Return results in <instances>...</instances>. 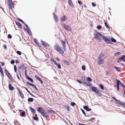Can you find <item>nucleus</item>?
<instances>
[{
	"label": "nucleus",
	"mask_w": 125,
	"mask_h": 125,
	"mask_svg": "<svg viewBox=\"0 0 125 125\" xmlns=\"http://www.w3.org/2000/svg\"><path fill=\"white\" fill-rule=\"evenodd\" d=\"M86 79V77H84V78L83 79V84L84 85V83H86L87 82Z\"/></svg>",
	"instance_id": "37"
},
{
	"label": "nucleus",
	"mask_w": 125,
	"mask_h": 125,
	"mask_svg": "<svg viewBox=\"0 0 125 125\" xmlns=\"http://www.w3.org/2000/svg\"><path fill=\"white\" fill-rule=\"evenodd\" d=\"M29 109L32 113H33L34 114H35L36 113V111L35 109L31 107H29Z\"/></svg>",
	"instance_id": "22"
},
{
	"label": "nucleus",
	"mask_w": 125,
	"mask_h": 125,
	"mask_svg": "<svg viewBox=\"0 0 125 125\" xmlns=\"http://www.w3.org/2000/svg\"><path fill=\"white\" fill-rule=\"evenodd\" d=\"M55 65H56L59 69H60L61 68V65L59 63H57V64H55Z\"/></svg>",
	"instance_id": "45"
},
{
	"label": "nucleus",
	"mask_w": 125,
	"mask_h": 125,
	"mask_svg": "<svg viewBox=\"0 0 125 125\" xmlns=\"http://www.w3.org/2000/svg\"><path fill=\"white\" fill-rule=\"evenodd\" d=\"M53 16V19L56 22H57L58 21V17L54 12L52 13Z\"/></svg>",
	"instance_id": "14"
},
{
	"label": "nucleus",
	"mask_w": 125,
	"mask_h": 125,
	"mask_svg": "<svg viewBox=\"0 0 125 125\" xmlns=\"http://www.w3.org/2000/svg\"><path fill=\"white\" fill-rule=\"evenodd\" d=\"M116 81L117 82V88H119V85H121V82L118 79L116 80Z\"/></svg>",
	"instance_id": "19"
},
{
	"label": "nucleus",
	"mask_w": 125,
	"mask_h": 125,
	"mask_svg": "<svg viewBox=\"0 0 125 125\" xmlns=\"http://www.w3.org/2000/svg\"><path fill=\"white\" fill-rule=\"evenodd\" d=\"M61 43L62 45V47L63 50L65 51L66 50V43L65 42L62 40L61 41Z\"/></svg>",
	"instance_id": "13"
},
{
	"label": "nucleus",
	"mask_w": 125,
	"mask_h": 125,
	"mask_svg": "<svg viewBox=\"0 0 125 125\" xmlns=\"http://www.w3.org/2000/svg\"><path fill=\"white\" fill-rule=\"evenodd\" d=\"M81 110L82 111L83 114L85 115V117L89 116L88 115H87L85 113V111L83 109H81Z\"/></svg>",
	"instance_id": "36"
},
{
	"label": "nucleus",
	"mask_w": 125,
	"mask_h": 125,
	"mask_svg": "<svg viewBox=\"0 0 125 125\" xmlns=\"http://www.w3.org/2000/svg\"><path fill=\"white\" fill-rule=\"evenodd\" d=\"M35 116H33L32 117V118L34 120H35L37 121H38L39 120V119L38 117L37 116V115L36 114L35 115Z\"/></svg>",
	"instance_id": "24"
},
{
	"label": "nucleus",
	"mask_w": 125,
	"mask_h": 125,
	"mask_svg": "<svg viewBox=\"0 0 125 125\" xmlns=\"http://www.w3.org/2000/svg\"><path fill=\"white\" fill-rule=\"evenodd\" d=\"M43 114H42L43 116L45 117L46 119L47 117L49 116V115L47 114V112H46V111L45 110V111H43Z\"/></svg>",
	"instance_id": "15"
},
{
	"label": "nucleus",
	"mask_w": 125,
	"mask_h": 125,
	"mask_svg": "<svg viewBox=\"0 0 125 125\" xmlns=\"http://www.w3.org/2000/svg\"><path fill=\"white\" fill-rule=\"evenodd\" d=\"M78 2L79 4L80 5H81L83 4V2L81 1L78 0Z\"/></svg>",
	"instance_id": "56"
},
{
	"label": "nucleus",
	"mask_w": 125,
	"mask_h": 125,
	"mask_svg": "<svg viewBox=\"0 0 125 125\" xmlns=\"http://www.w3.org/2000/svg\"><path fill=\"white\" fill-rule=\"evenodd\" d=\"M20 94L22 98H24V95L22 93L21 94Z\"/></svg>",
	"instance_id": "62"
},
{
	"label": "nucleus",
	"mask_w": 125,
	"mask_h": 125,
	"mask_svg": "<svg viewBox=\"0 0 125 125\" xmlns=\"http://www.w3.org/2000/svg\"><path fill=\"white\" fill-rule=\"evenodd\" d=\"M94 35L96 39L99 38V36H100L102 38L103 36V35L100 32H98L97 34H94Z\"/></svg>",
	"instance_id": "12"
},
{
	"label": "nucleus",
	"mask_w": 125,
	"mask_h": 125,
	"mask_svg": "<svg viewBox=\"0 0 125 125\" xmlns=\"http://www.w3.org/2000/svg\"><path fill=\"white\" fill-rule=\"evenodd\" d=\"M104 58H98V61L97 62L98 64L99 65H101L102 64L103 62H104V60L103 59Z\"/></svg>",
	"instance_id": "8"
},
{
	"label": "nucleus",
	"mask_w": 125,
	"mask_h": 125,
	"mask_svg": "<svg viewBox=\"0 0 125 125\" xmlns=\"http://www.w3.org/2000/svg\"><path fill=\"white\" fill-rule=\"evenodd\" d=\"M88 108H89V106L88 105H84L83 106V109H85V110H86V111L87 110V109Z\"/></svg>",
	"instance_id": "44"
},
{
	"label": "nucleus",
	"mask_w": 125,
	"mask_h": 125,
	"mask_svg": "<svg viewBox=\"0 0 125 125\" xmlns=\"http://www.w3.org/2000/svg\"><path fill=\"white\" fill-rule=\"evenodd\" d=\"M90 88L91 89V90L93 92L95 93V94L96 93H98V91L99 90L97 89V87L95 86H91Z\"/></svg>",
	"instance_id": "7"
},
{
	"label": "nucleus",
	"mask_w": 125,
	"mask_h": 125,
	"mask_svg": "<svg viewBox=\"0 0 125 125\" xmlns=\"http://www.w3.org/2000/svg\"><path fill=\"white\" fill-rule=\"evenodd\" d=\"M105 55L104 54L103 52H101L100 53L98 57L99 58H102V57L104 56Z\"/></svg>",
	"instance_id": "27"
},
{
	"label": "nucleus",
	"mask_w": 125,
	"mask_h": 125,
	"mask_svg": "<svg viewBox=\"0 0 125 125\" xmlns=\"http://www.w3.org/2000/svg\"><path fill=\"white\" fill-rule=\"evenodd\" d=\"M33 40L34 42H35L36 43V44L38 42L36 38H34Z\"/></svg>",
	"instance_id": "54"
},
{
	"label": "nucleus",
	"mask_w": 125,
	"mask_h": 125,
	"mask_svg": "<svg viewBox=\"0 0 125 125\" xmlns=\"http://www.w3.org/2000/svg\"><path fill=\"white\" fill-rule=\"evenodd\" d=\"M99 86L100 88L102 90H104V86L102 84H99Z\"/></svg>",
	"instance_id": "35"
},
{
	"label": "nucleus",
	"mask_w": 125,
	"mask_h": 125,
	"mask_svg": "<svg viewBox=\"0 0 125 125\" xmlns=\"http://www.w3.org/2000/svg\"><path fill=\"white\" fill-rule=\"evenodd\" d=\"M104 23L105 24V27H106V28H108V29H110V28H109V25L108 24H107V22L105 21L104 22Z\"/></svg>",
	"instance_id": "32"
},
{
	"label": "nucleus",
	"mask_w": 125,
	"mask_h": 125,
	"mask_svg": "<svg viewBox=\"0 0 125 125\" xmlns=\"http://www.w3.org/2000/svg\"><path fill=\"white\" fill-rule=\"evenodd\" d=\"M54 48L60 54H64V52L62 48L60 47L57 44L55 45L54 46Z\"/></svg>",
	"instance_id": "1"
},
{
	"label": "nucleus",
	"mask_w": 125,
	"mask_h": 125,
	"mask_svg": "<svg viewBox=\"0 0 125 125\" xmlns=\"http://www.w3.org/2000/svg\"><path fill=\"white\" fill-rule=\"evenodd\" d=\"M82 69L83 70L85 71L86 70V67L85 65H84L82 66Z\"/></svg>",
	"instance_id": "51"
},
{
	"label": "nucleus",
	"mask_w": 125,
	"mask_h": 125,
	"mask_svg": "<svg viewBox=\"0 0 125 125\" xmlns=\"http://www.w3.org/2000/svg\"><path fill=\"white\" fill-rule=\"evenodd\" d=\"M112 98L114 100H115V101H115L117 102H119L121 103H122V102L120 100H118L115 97H112Z\"/></svg>",
	"instance_id": "29"
},
{
	"label": "nucleus",
	"mask_w": 125,
	"mask_h": 125,
	"mask_svg": "<svg viewBox=\"0 0 125 125\" xmlns=\"http://www.w3.org/2000/svg\"><path fill=\"white\" fill-rule=\"evenodd\" d=\"M63 25L64 28L66 30L69 31H72V29L70 26L66 25L65 23H63Z\"/></svg>",
	"instance_id": "6"
},
{
	"label": "nucleus",
	"mask_w": 125,
	"mask_h": 125,
	"mask_svg": "<svg viewBox=\"0 0 125 125\" xmlns=\"http://www.w3.org/2000/svg\"><path fill=\"white\" fill-rule=\"evenodd\" d=\"M110 40H111L112 42H116V40L113 37L110 38Z\"/></svg>",
	"instance_id": "33"
},
{
	"label": "nucleus",
	"mask_w": 125,
	"mask_h": 125,
	"mask_svg": "<svg viewBox=\"0 0 125 125\" xmlns=\"http://www.w3.org/2000/svg\"><path fill=\"white\" fill-rule=\"evenodd\" d=\"M15 61L14 60H12L10 61V63L11 64H13L14 63Z\"/></svg>",
	"instance_id": "60"
},
{
	"label": "nucleus",
	"mask_w": 125,
	"mask_h": 125,
	"mask_svg": "<svg viewBox=\"0 0 125 125\" xmlns=\"http://www.w3.org/2000/svg\"><path fill=\"white\" fill-rule=\"evenodd\" d=\"M18 19L19 20V21L21 22L23 24L24 23H25V22L22 20L21 19H20V18H18Z\"/></svg>",
	"instance_id": "48"
},
{
	"label": "nucleus",
	"mask_w": 125,
	"mask_h": 125,
	"mask_svg": "<svg viewBox=\"0 0 125 125\" xmlns=\"http://www.w3.org/2000/svg\"><path fill=\"white\" fill-rule=\"evenodd\" d=\"M47 114L50 115L51 114H55L56 112L53 110L52 109H49L47 111Z\"/></svg>",
	"instance_id": "9"
},
{
	"label": "nucleus",
	"mask_w": 125,
	"mask_h": 125,
	"mask_svg": "<svg viewBox=\"0 0 125 125\" xmlns=\"http://www.w3.org/2000/svg\"><path fill=\"white\" fill-rule=\"evenodd\" d=\"M25 115V112L24 111H23L20 114V115L22 116H24Z\"/></svg>",
	"instance_id": "26"
},
{
	"label": "nucleus",
	"mask_w": 125,
	"mask_h": 125,
	"mask_svg": "<svg viewBox=\"0 0 125 125\" xmlns=\"http://www.w3.org/2000/svg\"><path fill=\"white\" fill-rule=\"evenodd\" d=\"M114 68L115 69L116 71L119 72H121V68L119 67H117L116 66H114Z\"/></svg>",
	"instance_id": "17"
},
{
	"label": "nucleus",
	"mask_w": 125,
	"mask_h": 125,
	"mask_svg": "<svg viewBox=\"0 0 125 125\" xmlns=\"http://www.w3.org/2000/svg\"><path fill=\"white\" fill-rule=\"evenodd\" d=\"M16 53L19 55H21V52L20 51H17Z\"/></svg>",
	"instance_id": "53"
},
{
	"label": "nucleus",
	"mask_w": 125,
	"mask_h": 125,
	"mask_svg": "<svg viewBox=\"0 0 125 125\" xmlns=\"http://www.w3.org/2000/svg\"><path fill=\"white\" fill-rule=\"evenodd\" d=\"M121 85L122 87L124 88H125V85H124L123 83L121 82Z\"/></svg>",
	"instance_id": "61"
},
{
	"label": "nucleus",
	"mask_w": 125,
	"mask_h": 125,
	"mask_svg": "<svg viewBox=\"0 0 125 125\" xmlns=\"http://www.w3.org/2000/svg\"><path fill=\"white\" fill-rule=\"evenodd\" d=\"M76 81L78 83H80V84H82L83 83V82L81 80H78V79H77Z\"/></svg>",
	"instance_id": "50"
},
{
	"label": "nucleus",
	"mask_w": 125,
	"mask_h": 125,
	"mask_svg": "<svg viewBox=\"0 0 125 125\" xmlns=\"http://www.w3.org/2000/svg\"><path fill=\"white\" fill-rule=\"evenodd\" d=\"M24 66V64H23L21 65L18 68L20 69H22V70H24V68H23V67Z\"/></svg>",
	"instance_id": "40"
},
{
	"label": "nucleus",
	"mask_w": 125,
	"mask_h": 125,
	"mask_svg": "<svg viewBox=\"0 0 125 125\" xmlns=\"http://www.w3.org/2000/svg\"><path fill=\"white\" fill-rule=\"evenodd\" d=\"M29 85H30L31 86L33 87L34 85V84H32V83H30L29 82H26Z\"/></svg>",
	"instance_id": "47"
},
{
	"label": "nucleus",
	"mask_w": 125,
	"mask_h": 125,
	"mask_svg": "<svg viewBox=\"0 0 125 125\" xmlns=\"http://www.w3.org/2000/svg\"><path fill=\"white\" fill-rule=\"evenodd\" d=\"M121 65L124 67L125 68V64L123 63H120Z\"/></svg>",
	"instance_id": "64"
},
{
	"label": "nucleus",
	"mask_w": 125,
	"mask_h": 125,
	"mask_svg": "<svg viewBox=\"0 0 125 125\" xmlns=\"http://www.w3.org/2000/svg\"><path fill=\"white\" fill-rule=\"evenodd\" d=\"M64 106L67 109V110L68 111H69L70 110V107L68 105H64Z\"/></svg>",
	"instance_id": "31"
},
{
	"label": "nucleus",
	"mask_w": 125,
	"mask_h": 125,
	"mask_svg": "<svg viewBox=\"0 0 125 125\" xmlns=\"http://www.w3.org/2000/svg\"><path fill=\"white\" fill-rule=\"evenodd\" d=\"M102 26L101 25H97L96 27L97 28L98 30H100L102 28Z\"/></svg>",
	"instance_id": "46"
},
{
	"label": "nucleus",
	"mask_w": 125,
	"mask_h": 125,
	"mask_svg": "<svg viewBox=\"0 0 125 125\" xmlns=\"http://www.w3.org/2000/svg\"><path fill=\"white\" fill-rule=\"evenodd\" d=\"M27 70L26 69L25 71V74L26 78L29 81L33 83L34 82L32 79L31 78L29 77L28 76L27 74Z\"/></svg>",
	"instance_id": "5"
},
{
	"label": "nucleus",
	"mask_w": 125,
	"mask_h": 125,
	"mask_svg": "<svg viewBox=\"0 0 125 125\" xmlns=\"http://www.w3.org/2000/svg\"><path fill=\"white\" fill-rule=\"evenodd\" d=\"M15 22L16 23V24L19 27L20 29H21L22 28L21 24L20 22H18L17 21H15Z\"/></svg>",
	"instance_id": "20"
},
{
	"label": "nucleus",
	"mask_w": 125,
	"mask_h": 125,
	"mask_svg": "<svg viewBox=\"0 0 125 125\" xmlns=\"http://www.w3.org/2000/svg\"><path fill=\"white\" fill-rule=\"evenodd\" d=\"M17 89L20 94L22 93L20 89H19L17 87Z\"/></svg>",
	"instance_id": "58"
},
{
	"label": "nucleus",
	"mask_w": 125,
	"mask_h": 125,
	"mask_svg": "<svg viewBox=\"0 0 125 125\" xmlns=\"http://www.w3.org/2000/svg\"><path fill=\"white\" fill-rule=\"evenodd\" d=\"M37 44L38 46L39 47V49H41V48H42V46L38 42L36 44Z\"/></svg>",
	"instance_id": "52"
},
{
	"label": "nucleus",
	"mask_w": 125,
	"mask_h": 125,
	"mask_svg": "<svg viewBox=\"0 0 125 125\" xmlns=\"http://www.w3.org/2000/svg\"><path fill=\"white\" fill-rule=\"evenodd\" d=\"M86 80L87 82H91L92 81V79L89 77H86Z\"/></svg>",
	"instance_id": "30"
},
{
	"label": "nucleus",
	"mask_w": 125,
	"mask_h": 125,
	"mask_svg": "<svg viewBox=\"0 0 125 125\" xmlns=\"http://www.w3.org/2000/svg\"><path fill=\"white\" fill-rule=\"evenodd\" d=\"M0 72L1 73V75L3 77L4 76V74L2 69L0 70Z\"/></svg>",
	"instance_id": "43"
},
{
	"label": "nucleus",
	"mask_w": 125,
	"mask_h": 125,
	"mask_svg": "<svg viewBox=\"0 0 125 125\" xmlns=\"http://www.w3.org/2000/svg\"><path fill=\"white\" fill-rule=\"evenodd\" d=\"M5 73L6 75H8V74L10 75V73L7 69H5Z\"/></svg>",
	"instance_id": "42"
},
{
	"label": "nucleus",
	"mask_w": 125,
	"mask_h": 125,
	"mask_svg": "<svg viewBox=\"0 0 125 125\" xmlns=\"http://www.w3.org/2000/svg\"><path fill=\"white\" fill-rule=\"evenodd\" d=\"M63 62L67 66H68L69 65V63L66 60H64L63 61Z\"/></svg>",
	"instance_id": "34"
},
{
	"label": "nucleus",
	"mask_w": 125,
	"mask_h": 125,
	"mask_svg": "<svg viewBox=\"0 0 125 125\" xmlns=\"http://www.w3.org/2000/svg\"><path fill=\"white\" fill-rule=\"evenodd\" d=\"M122 61L125 62V55H122V56L119 58L117 60V62L120 63Z\"/></svg>",
	"instance_id": "4"
},
{
	"label": "nucleus",
	"mask_w": 125,
	"mask_h": 125,
	"mask_svg": "<svg viewBox=\"0 0 125 125\" xmlns=\"http://www.w3.org/2000/svg\"><path fill=\"white\" fill-rule=\"evenodd\" d=\"M106 38V36L103 35L102 38L104 41L106 43L112 44L113 43L111 42L110 40V38L107 36Z\"/></svg>",
	"instance_id": "2"
},
{
	"label": "nucleus",
	"mask_w": 125,
	"mask_h": 125,
	"mask_svg": "<svg viewBox=\"0 0 125 125\" xmlns=\"http://www.w3.org/2000/svg\"><path fill=\"white\" fill-rule=\"evenodd\" d=\"M8 86L10 90L13 91L14 90V87L12 86H11V84L10 83L9 84Z\"/></svg>",
	"instance_id": "25"
},
{
	"label": "nucleus",
	"mask_w": 125,
	"mask_h": 125,
	"mask_svg": "<svg viewBox=\"0 0 125 125\" xmlns=\"http://www.w3.org/2000/svg\"><path fill=\"white\" fill-rule=\"evenodd\" d=\"M67 19V18L66 16H64L61 17V21H63L66 20Z\"/></svg>",
	"instance_id": "18"
},
{
	"label": "nucleus",
	"mask_w": 125,
	"mask_h": 125,
	"mask_svg": "<svg viewBox=\"0 0 125 125\" xmlns=\"http://www.w3.org/2000/svg\"><path fill=\"white\" fill-rule=\"evenodd\" d=\"M90 82L87 81L86 83H84V85H85L86 86L89 87L90 88V87H91V86H93V85Z\"/></svg>",
	"instance_id": "16"
},
{
	"label": "nucleus",
	"mask_w": 125,
	"mask_h": 125,
	"mask_svg": "<svg viewBox=\"0 0 125 125\" xmlns=\"http://www.w3.org/2000/svg\"><path fill=\"white\" fill-rule=\"evenodd\" d=\"M34 99L32 98H28V102H32L33 101Z\"/></svg>",
	"instance_id": "28"
},
{
	"label": "nucleus",
	"mask_w": 125,
	"mask_h": 125,
	"mask_svg": "<svg viewBox=\"0 0 125 125\" xmlns=\"http://www.w3.org/2000/svg\"><path fill=\"white\" fill-rule=\"evenodd\" d=\"M9 2L8 5L10 9L12 10V5H13V4L12 3V0H8Z\"/></svg>",
	"instance_id": "11"
},
{
	"label": "nucleus",
	"mask_w": 125,
	"mask_h": 125,
	"mask_svg": "<svg viewBox=\"0 0 125 125\" xmlns=\"http://www.w3.org/2000/svg\"><path fill=\"white\" fill-rule=\"evenodd\" d=\"M68 3L72 7H74V5L72 2V0L68 1Z\"/></svg>",
	"instance_id": "38"
},
{
	"label": "nucleus",
	"mask_w": 125,
	"mask_h": 125,
	"mask_svg": "<svg viewBox=\"0 0 125 125\" xmlns=\"http://www.w3.org/2000/svg\"><path fill=\"white\" fill-rule=\"evenodd\" d=\"M23 24L26 27V29L25 28V27H24V31L27 30L26 32L28 33V34L30 36H32V33L30 30V29L28 26L27 25L25 22Z\"/></svg>",
	"instance_id": "3"
},
{
	"label": "nucleus",
	"mask_w": 125,
	"mask_h": 125,
	"mask_svg": "<svg viewBox=\"0 0 125 125\" xmlns=\"http://www.w3.org/2000/svg\"><path fill=\"white\" fill-rule=\"evenodd\" d=\"M98 93H96V94L97 95L99 96H101V95H102V94L100 92L99 90L98 91Z\"/></svg>",
	"instance_id": "49"
},
{
	"label": "nucleus",
	"mask_w": 125,
	"mask_h": 125,
	"mask_svg": "<svg viewBox=\"0 0 125 125\" xmlns=\"http://www.w3.org/2000/svg\"><path fill=\"white\" fill-rule=\"evenodd\" d=\"M35 77L40 82L41 84H43V81L40 77L37 76L36 75L35 76Z\"/></svg>",
	"instance_id": "21"
},
{
	"label": "nucleus",
	"mask_w": 125,
	"mask_h": 125,
	"mask_svg": "<svg viewBox=\"0 0 125 125\" xmlns=\"http://www.w3.org/2000/svg\"><path fill=\"white\" fill-rule=\"evenodd\" d=\"M121 53L120 52H117L116 53H115L114 54V56H117L118 55H119L121 54Z\"/></svg>",
	"instance_id": "39"
},
{
	"label": "nucleus",
	"mask_w": 125,
	"mask_h": 125,
	"mask_svg": "<svg viewBox=\"0 0 125 125\" xmlns=\"http://www.w3.org/2000/svg\"><path fill=\"white\" fill-rule=\"evenodd\" d=\"M37 111L39 113H40L41 114H43V111H45V109L40 107H39L37 108Z\"/></svg>",
	"instance_id": "10"
},
{
	"label": "nucleus",
	"mask_w": 125,
	"mask_h": 125,
	"mask_svg": "<svg viewBox=\"0 0 125 125\" xmlns=\"http://www.w3.org/2000/svg\"><path fill=\"white\" fill-rule=\"evenodd\" d=\"M75 104V103L74 102H72L71 103V105L72 106H74Z\"/></svg>",
	"instance_id": "57"
},
{
	"label": "nucleus",
	"mask_w": 125,
	"mask_h": 125,
	"mask_svg": "<svg viewBox=\"0 0 125 125\" xmlns=\"http://www.w3.org/2000/svg\"><path fill=\"white\" fill-rule=\"evenodd\" d=\"M114 102L115 103H116L117 104H121V105L123 106H124L125 107V104H124L123 103H120L119 102H116L115 101H114Z\"/></svg>",
	"instance_id": "41"
},
{
	"label": "nucleus",
	"mask_w": 125,
	"mask_h": 125,
	"mask_svg": "<svg viewBox=\"0 0 125 125\" xmlns=\"http://www.w3.org/2000/svg\"><path fill=\"white\" fill-rule=\"evenodd\" d=\"M12 36L10 34H9L8 36V38L11 39L12 38Z\"/></svg>",
	"instance_id": "55"
},
{
	"label": "nucleus",
	"mask_w": 125,
	"mask_h": 125,
	"mask_svg": "<svg viewBox=\"0 0 125 125\" xmlns=\"http://www.w3.org/2000/svg\"><path fill=\"white\" fill-rule=\"evenodd\" d=\"M33 87L34 88H35V89L38 92L39 91V90L36 87V86H35V85H34L33 86Z\"/></svg>",
	"instance_id": "59"
},
{
	"label": "nucleus",
	"mask_w": 125,
	"mask_h": 125,
	"mask_svg": "<svg viewBox=\"0 0 125 125\" xmlns=\"http://www.w3.org/2000/svg\"><path fill=\"white\" fill-rule=\"evenodd\" d=\"M41 44L44 47H47L46 44H47V42H45L43 41L42 40H41Z\"/></svg>",
	"instance_id": "23"
},
{
	"label": "nucleus",
	"mask_w": 125,
	"mask_h": 125,
	"mask_svg": "<svg viewBox=\"0 0 125 125\" xmlns=\"http://www.w3.org/2000/svg\"><path fill=\"white\" fill-rule=\"evenodd\" d=\"M92 5L93 7H95L96 6V4L94 2L92 3Z\"/></svg>",
	"instance_id": "63"
}]
</instances>
